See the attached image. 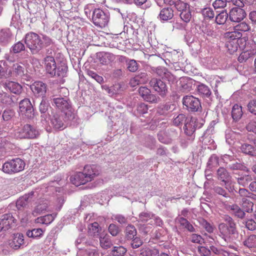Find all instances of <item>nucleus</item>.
<instances>
[{
	"mask_svg": "<svg viewBox=\"0 0 256 256\" xmlns=\"http://www.w3.org/2000/svg\"><path fill=\"white\" fill-rule=\"evenodd\" d=\"M42 36L34 32H29L24 36V43L30 50L32 54H36L44 48L50 46L46 49V56H52L54 52V42L46 34H41Z\"/></svg>",
	"mask_w": 256,
	"mask_h": 256,
	"instance_id": "nucleus-1",
	"label": "nucleus"
},
{
	"mask_svg": "<svg viewBox=\"0 0 256 256\" xmlns=\"http://www.w3.org/2000/svg\"><path fill=\"white\" fill-rule=\"evenodd\" d=\"M74 118L75 114L72 110L52 113L50 117V124L54 130H62L67 127L68 121Z\"/></svg>",
	"mask_w": 256,
	"mask_h": 256,
	"instance_id": "nucleus-2",
	"label": "nucleus"
},
{
	"mask_svg": "<svg viewBox=\"0 0 256 256\" xmlns=\"http://www.w3.org/2000/svg\"><path fill=\"white\" fill-rule=\"evenodd\" d=\"M222 218L226 223H220L218 226L220 236L226 242H230L231 240L230 236L238 234L236 223L228 215H224Z\"/></svg>",
	"mask_w": 256,
	"mask_h": 256,
	"instance_id": "nucleus-3",
	"label": "nucleus"
},
{
	"mask_svg": "<svg viewBox=\"0 0 256 256\" xmlns=\"http://www.w3.org/2000/svg\"><path fill=\"white\" fill-rule=\"evenodd\" d=\"M46 72L52 76L64 77L68 71L67 66L64 64L56 66L53 56H46L44 58Z\"/></svg>",
	"mask_w": 256,
	"mask_h": 256,
	"instance_id": "nucleus-4",
	"label": "nucleus"
},
{
	"mask_svg": "<svg viewBox=\"0 0 256 256\" xmlns=\"http://www.w3.org/2000/svg\"><path fill=\"white\" fill-rule=\"evenodd\" d=\"M14 136L20 139H36L40 136V131L32 125L26 124L16 130Z\"/></svg>",
	"mask_w": 256,
	"mask_h": 256,
	"instance_id": "nucleus-5",
	"label": "nucleus"
},
{
	"mask_svg": "<svg viewBox=\"0 0 256 256\" xmlns=\"http://www.w3.org/2000/svg\"><path fill=\"white\" fill-rule=\"evenodd\" d=\"M2 171L6 174H12L22 170L25 166L24 162L20 158H16L5 162L1 164Z\"/></svg>",
	"mask_w": 256,
	"mask_h": 256,
	"instance_id": "nucleus-6",
	"label": "nucleus"
},
{
	"mask_svg": "<svg viewBox=\"0 0 256 256\" xmlns=\"http://www.w3.org/2000/svg\"><path fill=\"white\" fill-rule=\"evenodd\" d=\"M215 174L218 180L224 184L226 188L230 192H237V191L234 189V186L229 182L232 176L226 168L222 166L220 167L216 170Z\"/></svg>",
	"mask_w": 256,
	"mask_h": 256,
	"instance_id": "nucleus-7",
	"label": "nucleus"
},
{
	"mask_svg": "<svg viewBox=\"0 0 256 256\" xmlns=\"http://www.w3.org/2000/svg\"><path fill=\"white\" fill-rule=\"evenodd\" d=\"M17 220L11 213L4 214L0 218V232L4 233L16 226Z\"/></svg>",
	"mask_w": 256,
	"mask_h": 256,
	"instance_id": "nucleus-8",
	"label": "nucleus"
},
{
	"mask_svg": "<svg viewBox=\"0 0 256 256\" xmlns=\"http://www.w3.org/2000/svg\"><path fill=\"white\" fill-rule=\"evenodd\" d=\"M182 104L190 112H200L202 111L201 103L198 98L193 96H186L183 98Z\"/></svg>",
	"mask_w": 256,
	"mask_h": 256,
	"instance_id": "nucleus-9",
	"label": "nucleus"
},
{
	"mask_svg": "<svg viewBox=\"0 0 256 256\" xmlns=\"http://www.w3.org/2000/svg\"><path fill=\"white\" fill-rule=\"evenodd\" d=\"M150 86L162 98L166 96L168 92V87L164 82L160 78H153L150 82Z\"/></svg>",
	"mask_w": 256,
	"mask_h": 256,
	"instance_id": "nucleus-10",
	"label": "nucleus"
},
{
	"mask_svg": "<svg viewBox=\"0 0 256 256\" xmlns=\"http://www.w3.org/2000/svg\"><path fill=\"white\" fill-rule=\"evenodd\" d=\"M92 20L96 26L104 28L107 25L109 20V16L102 10L96 8L93 12Z\"/></svg>",
	"mask_w": 256,
	"mask_h": 256,
	"instance_id": "nucleus-11",
	"label": "nucleus"
},
{
	"mask_svg": "<svg viewBox=\"0 0 256 256\" xmlns=\"http://www.w3.org/2000/svg\"><path fill=\"white\" fill-rule=\"evenodd\" d=\"M203 124L199 122L198 120L194 118H188L186 122L184 123V130L185 134L194 139V132L196 128H200L202 127Z\"/></svg>",
	"mask_w": 256,
	"mask_h": 256,
	"instance_id": "nucleus-12",
	"label": "nucleus"
},
{
	"mask_svg": "<svg viewBox=\"0 0 256 256\" xmlns=\"http://www.w3.org/2000/svg\"><path fill=\"white\" fill-rule=\"evenodd\" d=\"M138 91L140 95L145 101L151 104H156L160 101L159 96L152 94L151 90L146 86L140 87Z\"/></svg>",
	"mask_w": 256,
	"mask_h": 256,
	"instance_id": "nucleus-13",
	"label": "nucleus"
},
{
	"mask_svg": "<svg viewBox=\"0 0 256 256\" xmlns=\"http://www.w3.org/2000/svg\"><path fill=\"white\" fill-rule=\"evenodd\" d=\"M242 8L238 6L232 8L228 13L229 20L236 23L242 22L246 16L245 10Z\"/></svg>",
	"mask_w": 256,
	"mask_h": 256,
	"instance_id": "nucleus-14",
	"label": "nucleus"
},
{
	"mask_svg": "<svg viewBox=\"0 0 256 256\" xmlns=\"http://www.w3.org/2000/svg\"><path fill=\"white\" fill-rule=\"evenodd\" d=\"M19 108L22 114H25L28 118H31L34 116V109L28 98H24L19 103Z\"/></svg>",
	"mask_w": 256,
	"mask_h": 256,
	"instance_id": "nucleus-15",
	"label": "nucleus"
},
{
	"mask_svg": "<svg viewBox=\"0 0 256 256\" xmlns=\"http://www.w3.org/2000/svg\"><path fill=\"white\" fill-rule=\"evenodd\" d=\"M30 89L35 96L46 98L48 86L42 81H36L30 86Z\"/></svg>",
	"mask_w": 256,
	"mask_h": 256,
	"instance_id": "nucleus-16",
	"label": "nucleus"
},
{
	"mask_svg": "<svg viewBox=\"0 0 256 256\" xmlns=\"http://www.w3.org/2000/svg\"><path fill=\"white\" fill-rule=\"evenodd\" d=\"M27 70L24 64L15 63L13 64L10 70L8 72V76L22 78L26 76Z\"/></svg>",
	"mask_w": 256,
	"mask_h": 256,
	"instance_id": "nucleus-17",
	"label": "nucleus"
},
{
	"mask_svg": "<svg viewBox=\"0 0 256 256\" xmlns=\"http://www.w3.org/2000/svg\"><path fill=\"white\" fill-rule=\"evenodd\" d=\"M164 2L168 6L175 8L180 13L190 10L189 4L181 0H164Z\"/></svg>",
	"mask_w": 256,
	"mask_h": 256,
	"instance_id": "nucleus-18",
	"label": "nucleus"
},
{
	"mask_svg": "<svg viewBox=\"0 0 256 256\" xmlns=\"http://www.w3.org/2000/svg\"><path fill=\"white\" fill-rule=\"evenodd\" d=\"M12 238L10 241V247L14 250L20 249L22 246L24 244V236L22 233L14 234L12 236Z\"/></svg>",
	"mask_w": 256,
	"mask_h": 256,
	"instance_id": "nucleus-19",
	"label": "nucleus"
},
{
	"mask_svg": "<svg viewBox=\"0 0 256 256\" xmlns=\"http://www.w3.org/2000/svg\"><path fill=\"white\" fill-rule=\"evenodd\" d=\"M52 100L54 105L64 112H68V110H71L70 105L66 98L61 96L55 98L54 96H53Z\"/></svg>",
	"mask_w": 256,
	"mask_h": 256,
	"instance_id": "nucleus-20",
	"label": "nucleus"
},
{
	"mask_svg": "<svg viewBox=\"0 0 256 256\" xmlns=\"http://www.w3.org/2000/svg\"><path fill=\"white\" fill-rule=\"evenodd\" d=\"M34 192L32 191L20 198L16 202L17 208L18 210H22L24 208H26L28 204L33 200L32 196H34Z\"/></svg>",
	"mask_w": 256,
	"mask_h": 256,
	"instance_id": "nucleus-21",
	"label": "nucleus"
},
{
	"mask_svg": "<svg viewBox=\"0 0 256 256\" xmlns=\"http://www.w3.org/2000/svg\"><path fill=\"white\" fill-rule=\"evenodd\" d=\"M234 174L238 184L244 187L247 186L252 180V176L250 174L240 172Z\"/></svg>",
	"mask_w": 256,
	"mask_h": 256,
	"instance_id": "nucleus-22",
	"label": "nucleus"
},
{
	"mask_svg": "<svg viewBox=\"0 0 256 256\" xmlns=\"http://www.w3.org/2000/svg\"><path fill=\"white\" fill-rule=\"evenodd\" d=\"M84 172L87 177V179L90 182L94 178L99 174L98 168L96 165H86L84 167Z\"/></svg>",
	"mask_w": 256,
	"mask_h": 256,
	"instance_id": "nucleus-23",
	"label": "nucleus"
},
{
	"mask_svg": "<svg viewBox=\"0 0 256 256\" xmlns=\"http://www.w3.org/2000/svg\"><path fill=\"white\" fill-rule=\"evenodd\" d=\"M174 16V11L172 8L170 7H166L162 8L158 16V18L161 21H168L172 20Z\"/></svg>",
	"mask_w": 256,
	"mask_h": 256,
	"instance_id": "nucleus-24",
	"label": "nucleus"
},
{
	"mask_svg": "<svg viewBox=\"0 0 256 256\" xmlns=\"http://www.w3.org/2000/svg\"><path fill=\"white\" fill-rule=\"evenodd\" d=\"M4 86L11 92L16 94H20L22 90V86L20 84L12 81H6L4 84Z\"/></svg>",
	"mask_w": 256,
	"mask_h": 256,
	"instance_id": "nucleus-25",
	"label": "nucleus"
},
{
	"mask_svg": "<svg viewBox=\"0 0 256 256\" xmlns=\"http://www.w3.org/2000/svg\"><path fill=\"white\" fill-rule=\"evenodd\" d=\"M70 179L72 182L76 186L84 184L87 182H90L87 179V177L86 174H84V172H76L73 176H72Z\"/></svg>",
	"mask_w": 256,
	"mask_h": 256,
	"instance_id": "nucleus-26",
	"label": "nucleus"
},
{
	"mask_svg": "<svg viewBox=\"0 0 256 256\" xmlns=\"http://www.w3.org/2000/svg\"><path fill=\"white\" fill-rule=\"evenodd\" d=\"M244 112L242 107L238 104H234L232 110L231 114L233 121L237 122L242 118Z\"/></svg>",
	"mask_w": 256,
	"mask_h": 256,
	"instance_id": "nucleus-27",
	"label": "nucleus"
},
{
	"mask_svg": "<svg viewBox=\"0 0 256 256\" xmlns=\"http://www.w3.org/2000/svg\"><path fill=\"white\" fill-rule=\"evenodd\" d=\"M229 208L231 214L238 218L242 220L246 217V213L238 205L232 204L230 206Z\"/></svg>",
	"mask_w": 256,
	"mask_h": 256,
	"instance_id": "nucleus-28",
	"label": "nucleus"
},
{
	"mask_svg": "<svg viewBox=\"0 0 256 256\" xmlns=\"http://www.w3.org/2000/svg\"><path fill=\"white\" fill-rule=\"evenodd\" d=\"M242 36V34L235 30L225 34V37L228 39V40L234 41L235 40V41L240 42V44L243 43V40L244 39V38H241Z\"/></svg>",
	"mask_w": 256,
	"mask_h": 256,
	"instance_id": "nucleus-29",
	"label": "nucleus"
},
{
	"mask_svg": "<svg viewBox=\"0 0 256 256\" xmlns=\"http://www.w3.org/2000/svg\"><path fill=\"white\" fill-rule=\"evenodd\" d=\"M176 108L174 104L169 102L160 104L158 108V112L160 115H166L170 112L174 111Z\"/></svg>",
	"mask_w": 256,
	"mask_h": 256,
	"instance_id": "nucleus-30",
	"label": "nucleus"
},
{
	"mask_svg": "<svg viewBox=\"0 0 256 256\" xmlns=\"http://www.w3.org/2000/svg\"><path fill=\"white\" fill-rule=\"evenodd\" d=\"M219 166V158L216 154H212L208 160L206 172H212L214 168Z\"/></svg>",
	"mask_w": 256,
	"mask_h": 256,
	"instance_id": "nucleus-31",
	"label": "nucleus"
},
{
	"mask_svg": "<svg viewBox=\"0 0 256 256\" xmlns=\"http://www.w3.org/2000/svg\"><path fill=\"white\" fill-rule=\"evenodd\" d=\"M148 80V75L146 72H140L130 80V84L132 86L144 83Z\"/></svg>",
	"mask_w": 256,
	"mask_h": 256,
	"instance_id": "nucleus-32",
	"label": "nucleus"
},
{
	"mask_svg": "<svg viewBox=\"0 0 256 256\" xmlns=\"http://www.w3.org/2000/svg\"><path fill=\"white\" fill-rule=\"evenodd\" d=\"M100 61L102 64H108L116 59L115 56L108 52H102L100 54Z\"/></svg>",
	"mask_w": 256,
	"mask_h": 256,
	"instance_id": "nucleus-33",
	"label": "nucleus"
},
{
	"mask_svg": "<svg viewBox=\"0 0 256 256\" xmlns=\"http://www.w3.org/2000/svg\"><path fill=\"white\" fill-rule=\"evenodd\" d=\"M176 220L180 224L183 228L186 229L190 232H196V230L193 226L184 218L178 217L176 218Z\"/></svg>",
	"mask_w": 256,
	"mask_h": 256,
	"instance_id": "nucleus-34",
	"label": "nucleus"
},
{
	"mask_svg": "<svg viewBox=\"0 0 256 256\" xmlns=\"http://www.w3.org/2000/svg\"><path fill=\"white\" fill-rule=\"evenodd\" d=\"M100 246L104 249H108L112 246L110 236L106 234H101L100 236Z\"/></svg>",
	"mask_w": 256,
	"mask_h": 256,
	"instance_id": "nucleus-35",
	"label": "nucleus"
},
{
	"mask_svg": "<svg viewBox=\"0 0 256 256\" xmlns=\"http://www.w3.org/2000/svg\"><path fill=\"white\" fill-rule=\"evenodd\" d=\"M212 190L216 195H218L226 198H230V192L226 188V186L224 188L218 186H214L212 188ZM232 193L234 194V192Z\"/></svg>",
	"mask_w": 256,
	"mask_h": 256,
	"instance_id": "nucleus-36",
	"label": "nucleus"
},
{
	"mask_svg": "<svg viewBox=\"0 0 256 256\" xmlns=\"http://www.w3.org/2000/svg\"><path fill=\"white\" fill-rule=\"evenodd\" d=\"M0 100L3 104L11 105L12 103L16 102L18 100V98L14 96H10L6 93H4L0 96Z\"/></svg>",
	"mask_w": 256,
	"mask_h": 256,
	"instance_id": "nucleus-37",
	"label": "nucleus"
},
{
	"mask_svg": "<svg viewBox=\"0 0 256 256\" xmlns=\"http://www.w3.org/2000/svg\"><path fill=\"white\" fill-rule=\"evenodd\" d=\"M125 238L127 240H132L136 236L137 231L135 226L132 224H128L126 228Z\"/></svg>",
	"mask_w": 256,
	"mask_h": 256,
	"instance_id": "nucleus-38",
	"label": "nucleus"
},
{
	"mask_svg": "<svg viewBox=\"0 0 256 256\" xmlns=\"http://www.w3.org/2000/svg\"><path fill=\"white\" fill-rule=\"evenodd\" d=\"M198 93L204 98H210L212 92L210 88L204 84L198 85L197 88Z\"/></svg>",
	"mask_w": 256,
	"mask_h": 256,
	"instance_id": "nucleus-39",
	"label": "nucleus"
},
{
	"mask_svg": "<svg viewBox=\"0 0 256 256\" xmlns=\"http://www.w3.org/2000/svg\"><path fill=\"white\" fill-rule=\"evenodd\" d=\"M243 42H244V50L252 52V54H256V44L253 40H250L246 41L244 38Z\"/></svg>",
	"mask_w": 256,
	"mask_h": 256,
	"instance_id": "nucleus-40",
	"label": "nucleus"
},
{
	"mask_svg": "<svg viewBox=\"0 0 256 256\" xmlns=\"http://www.w3.org/2000/svg\"><path fill=\"white\" fill-rule=\"evenodd\" d=\"M228 18H229L228 13L226 10H223L216 16L215 20L218 24H224Z\"/></svg>",
	"mask_w": 256,
	"mask_h": 256,
	"instance_id": "nucleus-41",
	"label": "nucleus"
},
{
	"mask_svg": "<svg viewBox=\"0 0 256 256\" xmlns=\"http://www.w3.org/2000/svg\"><path fill=\"white\" fill-rule=\"evenodd\" d=\"M240 150L243 153L254 156L256 149L252 144H244L240 146Z\"/></svg>",
	"mask_w": 256,
	"mask_h": 256,
	"instance_id": "nucleus-42",
	"label": "nucleus"
},
{
	"mask_svg": "<svg viewBox=\"0 0 256 256\" xmlns=\"http://www.w3.org/2000/svg\"><path fill=\"white\" fill-rule=\"evenodd\" d=\"M44 231L42 228H34L32 230H28L26 232V235L30 238H39L42 236Z\"/></svg>",
	"mask_w": 256,
	"mask_h": 256,
	"instance_id": "nucleus-43",
	"label": "nucleus"
},
{
	"mask_svg": "<svg viewBox=\"0 0 256 256\" xmlns=\"http://www.w3.org/2000/svg\"><path fill=\"white\" fill-rule=\"evenodd\" d=\"M242 208L245 212L251 213L253 211L254 203L249 200L243 198H242Z\"/></svg>",
	"mask_w": 256,
	"mask_h": 256,
	"instance_id": "nucleus-44",
	"label": "nucleus"
},
{
	"mask_svg": "<svg viewBox=\"0 0 256 256\" xmlns=\"http://www.w3.org/2000/svg\"><path fill=\"white\" fill-rule=\"evenodd\" d=\"M243 244L248 248H256V235L249 236L244 242Z\"/></svg>",
	"mask_w": 256,
	"mask_h": 256,
	"instance_id": "nucleus-45",
	"label": "nucleus"
},
{
	"mask_svg": "<svg viewBox=\"0 0 256 256\" xmlns=\"http://www.w3.org/2000/svg\"><path fill=\"white\" fill-rule=\"evenodd\" d=\"M127 252V249L121 246H114L112 250L111 254L113 256H124Z\"/></svg>",
	"mask_w": 256,
	"mask_h": 256,
	"instance_id": "nucleus-46",
	"label": "nucleus"
},
{
	"mask_svg": "<svg viewBox=\"0 0 256 256\" xmlns=\"http://www.w3.org/2000/svg\"><path fill=\"white\" fill-rule=\"evenodd\" d=\"M240 42L237 41L227 40L226 43V46L228 48L230 54H232L236 52L238 49V45Z\"/></svg>",
	"mask_w": 256,
	"mask_h": 256,
	"instance_id": "nucleus-47",
	"label": "nucleus"
},
{
	"mask_svg": "<svg viewBox=\"0 0 256 256\" xmlns=\"http://www.w3.org/2000/svg\"><path fill=\"white\" fill-rule=\"evenodd\" d=\"M101 230V228L99 226L98 222H94L88 226V233L94 236H98Z\"/></svg>",
	"mask_w": 256,
	"mask_h": 256,
	"instance_id": "nucleus-48",
	"label": "nucleus"
},
{
	"mask_svg": "<svg viewBox=\"0 0 256 256\" xmlns=\"http://www.w3.org/2000/svg\"><path fill=\"white\" fill-rule=\"evenodd\" d=\"M199 224L206 230V232L209 233L212 232L214 231V228L206 220L202 218H199L198 219Z\"/></svg>",
	"mask_w": 256,
	"mask_h": 256,
	"instance_id": "nucleus-49",
	"label": "nucleus"
},
{
	"mask_svg": "<svg viewBox=\"0 0 256 256\" xmlns=\"http://www.w3.org/2000/svg\"><path fill=\"white\" fill-rule=\"evenodd\" d=\"M56 216V214H47L42 217L38 218H37V222H38L48 224H50L54 220Z\"/></svg>",
	"mask_w": 256,
	"mask_h": 256,
	"instance_id": "nucleus-50",
	"label": "nucleus"
},
{
	"mask_svg": "<svg viewBox=\"0 0 256 256\" xmlns=\"http://www.w3.org/2000/svg\"><path fill=\"white\" fill-rule=\"evenodd\" d=\"M250 29V24L245 22H240L238 23L236 25L234 26V30H237L238 32H248Z\"/></svg>",
	"mask_w": 256,
	"mask_h": 256,
	"instance_id": "nucleus-51",
	"label": "nucleus"
},
{
	"mask_svg": "<svg viewBox=\"0 0 256 256\" xmlns=\"http://www.w3.org/2000/svg\"><path fill=\"white\" fill-rule=\"evenodd\" d=\"M15 112L11 108H6L2 112V118L4 121L8 122L14 116Z\"/></svg>",
	"mask_w": 256,
	"mask_h": 256,
	"instance_id": "nucleus-52",
	"label": "nucleus"
},
{
	"mask_svg": "<svg viewBox=\"0 0 256 256\" xmlns=\"http://www.w3.org/2000/svg\"><path fill=\"white\" fill-rule=\"evenodd\" d=\"M26 49L24 44L21 42H18L14 44L11 48L10 51L14 54L19 53Z\"/></svg>",
	"mask_w": 256,
	"mask_h": 256,
	"instance_id": "nucleus-53",
	"label": "nucleus"
},
{
	"mask_svg": "<svg viewBox=\"0 0 256 256\" xmlns=\"http://www.w3.org/2000/svg\"><path fill=\"white\" fill-rule=\"evenodd\" d=\"M188 119L185 114H179L176 118L173 120V123L174 125L176 126H179L182 124L183 123H186L187 120Z\"/></svg>",
	"mask_w": 256,
	"mask_h": 256,
	"instance_id": "nucleus-54",
	"label": "nucleus"
},
{
	"mask_svg": "<svg viewBox=\"0 0 256 256\" xmlns=\"http://www.w3.org/2000/svg\"><path fill=\"white\" fill-rule=\"evenodd\" d=\"M47 204H42L38 205L32 210V214L34 216H36L44 212L47 208Z\"/></svg>",
	"mask_w": 256,
	"mask_h": 256,
	"instance_id": "nucleus-55",
	"label": "nucleus"
},
{
	"mask_svg": "<svg viewBox=\"0 0 256 256\" xmlns=\"http://www.w3.org/2000/svg\"><path fill=\"white\" fill-rule=\"evenodd\" d=\"M126 65L128 70L130 72H135L138 68V64L134 60H128L126 61Z\"/></svg>",
	"mask_w": 256,
	"mask_h": 256,
	"instance_id": "nucleus-56",
	"label": "nucleus"
},
{
	"mask_svg": "<svg viewBox=\"0 0 256 256\" xmlns=\"http://www.w3.org/2000/svg\"><path fill=\"white\" fill-rule=\"evenodd\" d=\"M246 130L248 132H252L256 134V118L250 120L246 126Z\"/></svg>",
	"mask_w": 256,
	"mask_h": 256,
	"instance_id": "nucleus-57",
	"label": "nucleus"
},
{
	"mask_svg": "<svg viewBox=\"0 0 256 256\" xmlns=\"http://www.w3.org/2000/svg\"><path fill=\"white\" fill-rule=\"evenodd\" d=\"M202 14L206 19L210 20L214 18V12L212 8H206L202 10Z\"/></svg>",
	"mask_w": 256,
	"mask_h": 256,
	"instance_id": "nucleus-58",
	"label": "nucleus"
},
{
	"mask_svg": "<svg viewBox=\"0 0 256 256\" xmlns=\"http://www.w3.org/2000/svg\"><path fill=\"white\" fill-rule=\"evenodd\" d=\"M8 67L5 62L0 61V78L8 77Z\"/></svg>",
	"mask_w": 256,
	"mask_h": 256,
	"instance_id": "nucleus-59",
	"label": "nucleus"
},
{
	"mask_svg": "<svg viewBox=\"0 0 256 256\" xmlns=\"http://www.w3.org/2000/svg\"><path fill=\"white\" fill-rule=\"evenodd\" d=\"M49 104L46 97L42 98V100L39 106L40 111L42 114H44L48 110Z\"/></svg>",
	"mask_w": 256,
	"mask_h": 256,
	"instance_id": "nucleus-60",
	"label": "nucleus"
},
{
	"mask_svg": "<svg viewBox=\"0 0 256 256\" xmlns=\"http://www.w3.org/2000/svg\"><path fill=\"white\" fill-rule=\"evenodd\" d=\"M228 168L231 170H244L246 167L241 163L238 162H232L228 165Z\"/></svg>",
	"mask_w": 256,
	"mask_h": 256,
	"instance_id": "nucleus-61",
	"label": "nucleus"
},
{
	"mask_svg": "<svg viewBox=\"0 0 256 256\" xmlns=\"http://www.w3.org/2000/svg\"><path fill=\"white\" fill-rule=\"evenodd\" d=\"M102 88H104L108 94L113 95L119 92L118 90L120 87L119 84H115L110 88L108 87L107 86H102Z\"/></svg>",
	"mask_w": 256,
	"mask_h": 256,
	"instance_id": "nucleus-62",
	"label": "nucleus"
},
{
	"mask_svg": "<svg viewBox=\"0 0 256 256\" xmlns=\"http://www.w3.org/2000/svg\"><path fill=\"white\" fill-rule=\"evenodd\" d=\"M198 252L200 256H210V247L199 246L198 247Z\"/></svg>",
	"mask_w": 256,
	"mask_h": 256,
	"instance_id": "nucleus-63",
	"label": "nucleus"
},
{
	"mask_svg": "<svg viewBox=\"0 0 256 256\" xmlns=\"http://www.w3.org/2000/svg\"><path fill=\"white\" fill-rule=\"evenodd\" d=\"M247 110L250 114L256 116V100L249 101L247 104Z\"/></svg>",
	"mask_w": 256,
	"mask_h": 256,
	"instance_id": "nucleus-64",
	"label": "nucleus"
}]
</instances>
